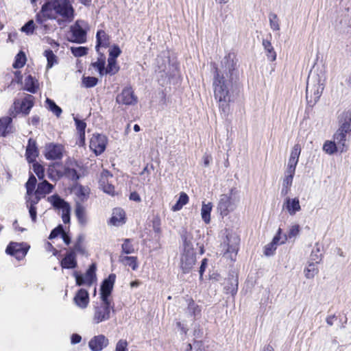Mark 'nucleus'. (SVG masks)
<instances>
[{"label":"nucleus","instance_id":"obj_1","mask_svg":"<svg viewBox=\"0 0 351 351\" xmlns=\"http://www.w3.org/2000/svg\"><path fill=\"white\" fill-rule=\"evenodd\" d=\"M237 63L234 53H229L221 61V68H215L213 75L214 97L223 117L228 115L230 104L235 99L236 82L239 77Z\"/></svg>","mask_w":351,"mask_h":351},{"label":"nucleus","instance_id":"obj_2","mask_svg":"<svg viewBox=\"0 0 351 351\" xmlns=\"http://www.w3.org/2000/svg\"><path fill=\"white\" fill-rule=\"evenodd\" d=\"M42 11L49 19L58 14L71 22L74 18V9L67 0H49L42 5Z\"/></svg>","mask_w":351,"mask_h":351},{"label":"nucleus","instance_id":"obj_3","mask_svg":"<svg viewBox=\"0 0 351 351\" xmlns=\"http://www.w3.org/2000/svg\"><path fill=\"white\" fill-rule=\"evenodd\" d=\"M340 127L334 134V141L341 152L347 150L346 134L351 131V109L343 112L339 117Z\"/></svg>","mask_w":351,"mask_h":351},{"label":"nucleus","instance_id":"obj_4","mask_svg":"<svg viewBox=\"0 0 351 351\" xmlns=\"http://www.w3.org/2000/svg\"><path fill=\"white\" fill-rule=\"evenodd\" d=\"M93 310V322L97 324L110 318L111 311H114V304L111 300H101L94 306Z\"/></svg>","mask_w":351,"mask_h":351},{"label":"nucleus","instance_id":"obj_5","mask_svg":"<svg viewBox=\"0 0 351 351\" xmlns=\"http://www.w3.org/2000/svg\"><path fill=\"white\" fill-rule=\"evenodd\" d=\"M240 239L236 234H228L221 247L225 250L224 256L234 261L239 250Z\"/></svg>","mask_w":351,"mask_h":351},{"label":"nucleus","instance_id":"obj_6","mask_svg":"<svg viewBox=\"0 0 351 351\" xmlns=\"http://www.w3.org/2000/svg\"><path fill=\"white\" fill-rule=\"evenodd\" d=\"M48 201L52 206L59 210H62V219L64 223L70 222L71 206L64 199L58 194H54L48 197Z\"/></svg>","mask_w":351,"mask_h":351},{"label":"nucleus","instance_id":"obj_7","mask_svg":"<svg viewBox=\"0 0 351 351\" xmlns=\"http://www.w3.org/2000/svg\"><path fill=\"white\" fill-rule=\"evenodd\" d=\"M97 266L95 263H92L84 275L80 274L77 271L73 273L77 286L86 285L90 287L97 280L96 276Z\"/></svg>","mask_w":351,"mask_h":351},{"label":"nucleus","instance_id":"obj_8","mask_svg":"<svg viewBox=\"0 0 351 351\" xmlns=\"http://www.w3.org/2000/svg\"><path fill=\"white\" fill-rule=\"evenodd\" d=\"M33 99L34 97L29 95L21 101H14L13 106L10 109V114L13 117H15L19 112H22L25 116L29 114L34 106Z\"/></svg>","mask_w":351,"mask_h":351},{"label":"nucleus","instance_id":"obj_9","mask_svg":"<svg viewBox=\"0 0 351 351\" xmlns=\"http://www.w3.org/2000/svg\"><path fill=\"white\" fill-rule=\"evenodd\" d=\"M29 246L24 243H10L6 247L5 252L17 260H22L27 254Z\"/></svg>","mask_w":351,"mask_h":351},{"label":"nucleus","instance_id":"obj_10","mask_svg":"<svg viewBox=\"0 0 351 351\" xmlns=\"http://www.w3.org/2000/svg\"><path fill=\"white\" fill-rule=\"evenodd\" d=\"M64 147L61 144L47 143L45 147V156L47 160H60L63 156Z\"/></svg>","mask_w":351,"mask_h":351},{"label":"nucleus","instance_id":"obj_11","mask_svg":"<svg viewBox=\"0 0 351 351\" xmlns=\"http://www.w3.org/2000/svg\"><path fill=\"white\" fill-rule=\"evenodd\" d=\"M107 137L103 134H94L90 141V148L96 155L102 154L106 147Z\"/></svg>","mask_w":351,"mask_h":351},{"label":"nucleus","instance_id":"obj_12","mask_svg":"<svg viewBox=\"0 0 351 351\" xmlns=\"http://www.w3.org/2000/svg\"><path fill=\"white\" fill-rule=\"evenodd\" d=\"M69 40L78 44L86 41V32L80 25V21H76L74 25L71 27V38Z\"/></svg>","mask_w":351,"mask_h":351},{"label":"nucleus","instance_id":"obj_13","mask_svg":"<svg viewBox=\"0 0 351 351\" xmlns=\"http://www.w3.org/2000/svg\"><path fill=\"white\" fill-rule=\"evenodd\" d=\"M233 193V189L230 191V195L223 194L220 196L217 209L221 216H226L234 210V206L231 202V195Z\"/></svg>","mask_w":351,"mask_h":351},{"label":"nucleus","instance_id":"obj_14","mask_svg":"<svg viewBox=\"0 0 351 351\" xmlns=\"http://www.w3.org/2000/svg\"><path fill=\"white\" fill-rule=\"evenodd\" d=\"M195 251L184 252L180 258V268L183 273H189L195 263Z\"/></svg>","mask_w":351,"mask_h":351},{"label":"nucleus","instance_id":"obj_15","mask_svg":"<svg viewBox=\"0 0 351 351\" xmlns=\"http://www.w3.org/2000/svg\"><path fill=\"white\" fill-rule=\"evenodd\" d=\"M324 88L319 84V82L311 87L308 82L306 90L307 102L310 106L315 105L319 100Z\"/></svg>","mask_w":351,"mask_h":351},{"label":"nucleus","instance_id":"obj_16","mask_svg":"<svg viewBox=\"0 0 351 351\" xmlns=\"http://www.w3.org/2000/svg\"><path fill=\"white\" fill-rule=\"evenodd\" d=\"M115 279L116 275L111 274L102 282L100 289L101 300H110L109 296L112 293Z\"/></svg>","mask_w":351,"mask_h":351},{"label":"nucleus","instance_id":"obj_17","mask_svg":"<svg viewBox=\"0 0 351 351\" xmlns=\"http://www.w3.org/2000/svg\"><path fill=\"white\" fill-rule=\"evenodd\" d=\"M110 178H112V175L108 170H104L99 180V187L102 189V191L109 195H114V186L109 183L108 179Z\"/></svg>","mask_w":351,"mask_h":351},{"label":"nucleus","instance_id":"obj_18","mask_svg":"<svg viewBox=\"0 0 351 351\" xmlns=\"http://www.w3.org/2000/svg\"><path fill=\"white\" fill-rule=\"evenodd\" d=\"M117 102L123 105H134L137 102V99L130 87L124 88L121 93L117 95Z\"/></svg>","mask_w":351,"mask_h":351},{"label":"nucleus","instance_id":"obj_19","mask_svg":"<svg viewBox=\"0 0 351 351\" xmlns=\"http://www.w3.org/2000/svg\"><path fill=\"white\" fill-rule=\"evenodd\" d=\"M109 344V340L104 335L93 337L88 342V347L92 351H101Z\"/></svg>","mask_w":351,"mask_h":351},{"label":"nucleus","instance_id":"obj_20","mask_svg":"<svg viewBox=\"0 0 351 351\" xmlns=\"http://www.w3.org/2000/svg\"><path fill=\"white\" fill-rule=\"evenodd\" d=\"M282 208L291 216H293L301 210L300 200L298 197L290 198L287 197L283 202Z\"/></svg>","mask_w":351,"mask_h":351},{"label":"nucleus","instance_id":"obj_21","mask_svg":"<svg viewBox=\"0 0 351 351\" xmlns=\"http://www.w3.org/2000/svg\"><path fill=\"white\" fill-rule=\"evenodd\" d=\"M73 301L75 304L80 308H86L89 303V294L88 291L80 289L76 293Z\"/></svg>","mask_w":351,"mask_h":351},{"label":"nucleus","instance_id":"obj_22","mask_svg":"<svg viewBox=\"0 0 351 351\" xmlns=\"http://www.w3.org/2000/svg\"><path fill=\"white\" fill-rule=\"evenodd\" d=\"M38 155V150L36 146V142L32 138H29L25 152V157L27 162L29 163L35 162Z\"/></svg>","mask_w":351,"mask_h":351},{"label":"nucleus","instance_id":"obj_23","mask_svg":"<svg viewBox=\"0 0 351 351\" xmlns=\"http://www.w3.org/2000/svg\"><path fill=\"white\" fill-rule=\"evenodd\" d=\"M60 265L63 269H74L77 266L75 252L70 251L62 259Z\"/></svg>","mask_w":351,"mask_h":351},{"label":"nucleus","instance_id":"obj_24","mask_svg":"<svg viewBox=\"0 0 351 351\" xmlns=\"http://www.w3.org/2000/svg\"><path fill=\"white\" fill-rule=\"evenodd\" d=\"M97 44L95 49L97 53H99V48H106L110 45L109 36L104 30H98L96 34Z\"/></svg>","mask_w":351,"mask_h":351},{"label":"nucleus","instance_id":"obj_25","mask_svg":"<svg viewBox=\"0 0 351 351\" xmlns=\"http://www.w3.org/2000/svg\"><path fill=\"white\" fill-rule=\"evenodd\" d=\"M75 214L80 225H86L88 220L86 217V209L84 206H82V204L79 202H76Z\"/></svg>","mask_w":351,"mask_h":351},{"label":"nucleus","instance_id":"obj_26","mask_svg":"<svg viewBox=\"0 0 351 351\" xmlns=\"http://www.w3.org/2000/svg\"><path fill=\"white\" fill-rule=\"evenodd\" d=\"M12 119L10 117H5L0 119V135L5 136L12 132Z\"/></svg>","mask_w":351,"mask_h":351},{"label":"nucleus","instance_id":"obj_27","mask_svg":"<svg viewBox=\"0 0 351 351\" xmlns=\"http://www.w3.org/2000/svg\"><path fill=\"white\" fill-rule=\"evenodd\" d=\"M125 212L120 208H116L113 210L112 216L110 219V223L113 226H119L125 223Z\"/></svg>","mask_w":351,"mask_h":351},{"label":"nucleus","instance_id":"obj_28","mask_svg":"<svg viewBox=\"0 0 351 351\" xmlns=\"http://www.w3.org/2000/svg\"><path fill=\"white\" fill-rule=\"evenodd\" d=\"M54 186L47 180L38 183L37 189L35 191V193L40 195L43 197H45L47 194L52 192Z\"/></svg>","mask_w":351,"mask_h":351},{"label":"nucleus","instance_id":"obj_29","mask_svg":"<svg viewBox=\"0 0 351 351\" xmlns=\"http://www.w3.org/2000/svg\"><path fill=\"white\" fill-rule=\"evenodd\" d=\"M263 46L266 51V56L267 59L269 61H274L276 59V53L274 51V47L271 45V43L269 40L263 39Z\"/></svg>","mask_w":351,"mask_h":351},{"label":"nucleus","instance_id":"obj_30","mask_svg":"<svg viewBox=\"0 0 351 351\" xmlns=\"http://www.w3.org/2000/svg\"><path fill=\"white\" fill-rule=\"evenodd\" d=\"M119 261L122 264L130 267L133 270H136L138 267L137 258L136 256H128L121 255Z\"/></svg>","mask_w":351,"mask_h":351},{"label":"nucleus","instance_id":"obj_31","mask_svg":"<svg viewBox=\"0 0 351 351\" xmlns=\"http://www.w3.org/2000/svg\"><path fill=\"white\" fill-rule=\"evenodd\" d=\"M213 204L210 202L208 204L202 203V209H201V215L202 220L206 223H209L210 221V212L212 210Z\"/></svg>","mask_w":351,"mask_h":351},{"label":"nucleus","instance_id":"obj_32","mask_svg":"<svg viewBox=\"0 0 351 351\" xmlns=\"http://www.w3.org/2000/svg\"><path fill=\"white\" fill-rule=\"evenodd\" d=\"M90 189L82 185L76 187L75 195L82 202L86 201L89 197Z\"/></svg>","mask_w":351,"mask_h":351},{"label":"nucleus","instance_id":"obj_33","mask_svg":"<svg viewBox=\"0 0 351 351\" xmlns=\"http://www.w3.org/2000/svg\"><path fill=\"white\" fill-rule=\"evenodd\" d=\"M224 289L226 293L234 295L238 290V280L233 278H229L227 281V284L224 287Z\"/></svg>","mask_w":351,"mask_h":351},{"label":"nucleus","instance_id":"obj_34","mask_svg":"<svg viewBox=\"0 0 351 351\" xmlns=\"http://www.w3.org/2000/svg\"><path fill=\"white\" fill-rule=\"evenodd\" d=\"M314 262L308 263L307 267L304 269V276L308 279L313 278L319 272V269Z\"/></svg>","mask_w":351,"mask_h":351},{"label":"nucleus","instance_id":"obj_35","mask_svg":"<svg viewBox=\"0 0 351 351\" xmlns=\"http://www.w3.org/2000/svg\"><path fill=\"white\" fill-rule=\"evenodd\" d=\"M322 259V254L321 252V246L316 243L310 255V261L315 263H319Z\"/></svg>","mask_w":351,"mask_h":351},{"label":"nucleus","instance_id":"obj_36","mask_svg":"<svg viewBox=\"0 0 351 351\" xmlns=\"http://www.w3.org/2000/svg\"><path fill=\"white\" fill-rule=\"evenodd\" d=\"M98 53L99 55V57L98 58L96 62L92 63V66L93 68L96 69L98 71L99 73L101 75H104L106 58L103 53L100 52Z\"/></svg>","mask_w":351,"mask_h":351},{"label":"nucleus","instance_id":"obj_37","mask_svg":"<svg viewBox=\"0 0 351 351\" xmlns=\"http://www.w3.org/2000/svg\"><path fill=\"white\" fill-rule=\"evenodd\" d=\"M37 80L32 76L28 75L25 79V89L32 93H35L37 90Z\"/></svg>","mask_w":351,"mask_h":351},{"label":"nucleus","instance_id":"obj_38","mask_svg":"<svg viewBox=\"0 0 351 351\" xmlns=\"http://www.w3.org/2000/svg\"><path fill=\"white\" fill-rule=\"evenodd\" d=\"M119 70V66L117 63V60H112L108 58V65L105 67L104 74H109L113 75L116 74Z\"/></svg>","mask_w":351,"mask_h":351},{"label":"nucleus","instance_id":"obj_39","mask_svg":"<svg viewBox=\"0 0 351 351\" xmlns=\"http://www.w3.org/2000/svg\"><path fill=\"white\" fill-rule=\"evenodd\" d=\"M47 108L52 112L57 117H59L62 110L60 107H59L52 99L49 98H47L46 101Z\"/></svg>","mask_w":351,"mask_h":351},{"label":"nucleus","instance_id":"obj_40","mask_svg":"<svg viewBox=\"0 0 351 351\" xmlns=\"http://www.w3.org/2000/svg\"><path fill=\"white\" fill-rule=\"evenodd\" d=\"M44 56L46 57L47 60V69H51L54 64L58 63V58L53 53L52 50L47 49L44 51Z\"/></svg>","mask_w":351,"mask_h":351},{"label":"nucleus","instance_id":"obj_41","mask_svg":"<svg viewBox=\"0 0 351 351\" xmlns=\"http://www.w3.org/2000/svg\"><path fill=\"white\" fill-rule=\"evenodd\" d=\"M188 195L185 193H181L177 202L175 204V205L173 206L172 210L173 211L180 210L183 207V206L188 203Z\"/></svg>","mask_w":351,"mask_h":351},{"label":"nucleus","instance_id":"obj_42","mask_svg":"<svg viewBox=\"0 0 351 351\" xmlns=\"http://www.w3.org/2000/svg\"><path fill=\"white\" fill-rule=\"evenodd\" d=\"M36 178L33 174H31L29 177L27 182L25 184V187L27 190L26 193L28 196L33 195L36 185Z\"/></svg>","mask_w":351,"mask_h":351},{"label":"nucleus","instance_id":"obj_43","mask_svg":"<svg viewBox=\"0 0 351 351\" xmlns=\"http://www.w3.org/2000/svg\"><path fill=\"white\" fill-rule=\"evenodd\" d=\"M26 62L25 54L23 51H20L15 57V60L13 63V67L14 69L22 68Z\"/></svg>","mask_w":351,"mask_h":351},{"label":"nucleus","instance_id":"obj_44","mask_svg":"<svg viewBox=\"0 0 351 351\" xmlns=\"http://www.w3.org/2000/svg\"><path fill=\"white\" fill-rule=\"evenodd\" d=\"M323 150L331 155V154H333L334 153H335L337 150H339V147L337 146V145L336 144V143L335 141H326L323 145Z\"/></svg>","mask_w":351,"mask_h":351},{"label":"nucleus","instance_id":"obj_45","mask_svg":"<svg viewBox=\"0 0 351 351\" xmlns=\"http://www.w3.org/2000/svg\"><path fill=\"white\" fill-rule=\"evenodd\" d=\"M287 240V235L286 234H282V229L278 228L276 234L273 238L272 241L276 245L283 244Z\"/></svg>","mask_w":351,"mask_h":351},{"label":"nucleus","instance_id":"obj_46","mask_svg":"<svg viewBox=\"0 0 351 351\" xmlns=\"http://www.w3.org/2000/svg\"><path fill=\"white\" fill-rule=\"evenodd\" d=\"M70 49L75 57H82L88 53V48L86 47H71Z\"/></svg>","mask_w":351,"mask_h":351},{"label":"nucleus","instance_id":"obj_47","mask_svg":"<svg viewBox=\"0 0 351 351\" xmlns=\"http://www.w3.org/2000/svg\"><path fill=\"white\" fill-rule=\"evenodd\" d=\"M182 239L183 241L184 252L195 251L191 239L186 232L182 234Z\"/></svg>","mask_w":351,"mask_h":351},{"label":"nucleus","instance_id":"obj_48","mask_svg":"<svg viewBox=\"0 0 351 351\" xmlns=\"http://www.w3.org/2000/svg\"><path fill=\"white\" fill-rule=\"evenodd\" d=\"M36 26L33 20L27 21L22 27L21 31L25 32L27 35H32L34 34Z\"/></svg>","mask_w":351,"mask_h":351},{"label":"nucleus","instance_id":"obj_49","mask_svg":"<svg viewBox=\"0 0 351 351\" xmlns=\"http://www.w3.org/2000/svg\"><path fill=\"white\" fill-rule=\"evenodd\" d=\"M98 79L95 77H83L82 83L86 88H92L97 85Z\"/></svg>","mask_w":351,"mask_h":351},{"label":"nucleus","instance_id":"obj_50","mask_svg":"<svg viewBox=\"0 0 351 351\" xmlns=\"http://www.w3.org/2000/svg\"><path fill=\"white\" fill-rule=\"evenodd\" d=\"M122 253L125 254H130L134 252V248L131 244L130 239H125L124 243L122 244Z\"/></svg>","mask_w":351,"mask_h":351},{"label":"nucleus","instance_id":"obj_51","mask_svg":"<svg viewBox=\"0 0 351 351\" xmlns=\"http://www.w3.org/2000/svg\"><path fill=\"white\" fill-rule=\"evenodd\" d=\"M43 197L40 195H38L34 193V196L32 195L28 196L26 194L25 199H26V204L27 206H36V205L39 202L40 199Z\"/></svg>","mask_w":351,"mask_h":351},{"label":"nucleus","instance_id":"obj_52","mask_svg":"<svg viewBox=\"0 0 351 351\" xmlns=\"http://www.w3.org/2000/svg\"><path fill=\"white\" fill-rule=\"evenodd\" d=\"M187 311L191 315L197 316L200 313L201 309L193 300H191L189 303Z\"/></svg>","mask_w":351,"mask_h":351},{"label":"nucleus","instance_id":"obj_53","mask_svg":"<svg viewBox=\"0 0 351 351\" xmlns=\"http://www.w3.org/2000/svg\"><path fill=\"white\" fill-rule=\"evenodd\" d=\"M33 171L36 174L39 180L43 179L45 177L44 167L36 162H34L32 165Z\"/></svg>","mask_w":351,"mask_h":351},{"label":"nucleus","instance_id":"obj_54","mask_svg":"<svg viewBox=\"0 0 351 351\" xmlns=\"http://www.w3.org/2000/svg\"><path fill=\"white\" fill-rule=\"evenodd\" d=\"M121 53V50L120 47L117 45H114L109 50L108 59L117 60Z\"/></svg>","mask_w":351,"mask_h":351},{"label":"nucleus","instance_id":"obj_55","mask_svg":"<svg viewBox=\"0 0 351 351\" xmlns=\"http://www.w3.org/2000/svg\"><path fill=\"white\" fill-rule=\"evenodd\" d=\"M269 20L270 23V27L273 30H279L280 25L278 23V16L276 14L271 13L269 15Z\"/></svg>","mask_w":351,"mask_h":351},{"label":"nucleus","instance_id":"obj_56","mask_svg":"<svg viewBox=\"0 0 351 351\" xmlns=\"http://www.w3.org/2000/svg\"><path fill=\"white\" fill-rule=\"evenodd\" d=\"M64 174L65 176L70 180L75 181L79 179V175L75 169L69 167L66 168L64 169Z\"/></svg>","mask_w":351,"mask_h":351},{"label":"nucleus","instance_id":"obj_57","mask_svg":"<svg viewBox=\"0 0 351 351\" xmlns=\"http://www.w3.org/2000/svg\"><path fill=\"white\" fill-rule=\"evenodd\" d=\"M300 228L298 224L293 225L289 228L287 239H291L297 237L299 234Z\"/></svg>","mask_w":351,"mask_h":351},{"label":"nucleus","instance_id":"obj_58","mask_svg":"<svg viewBox=\"0 0 351 351\" xmlns=\"http://www.w3.org/2000/svg\"><path fill=\"white\" fill-rule=\"evenodd\" d=\"M301 153V147L299 144H295L291 152L290 158H293L299 160V157Z\"/></svg>","mask_w":351,"mask_h":351},{"label":"nucleus","instance_id":"obj_59","mask_svg":"<svg viewBox=\"0 0 351 351\" xmlns=\"http://www.w3.org/2000/svg\"><path fill=\"white\" fill-rule=\"evenodd\" d=\"M277 245L273 241L265 245L264 253L266 256H271L276 250Z\"/></svg>","mask_w":351,"mask_h":351},{"label":"nucleus","instance_id":"obj_60","mask_svg":"<svg viewBox=\"0 0 351 351\" xmlns=\"http://www.w3.org/2000/svg\"><path fill=\"white\" fill-rule=\"evenodd\" d=\"M74 121L75 123L77 132L85 131L86 128V123L83 120H80L77 117H74Z\"/></svg>","mask_w":351,"mask_h":351},{"label":"nucleus","instance_id":"obj_61","mask_svg":"<svg viewBox=\"0 0 351 351\" xmlns=\"http://www.w3.org/2000/svg\"><path fill=\"white\" fill-rule=\"evenodd\" d=\"M128 342L125 339H120L116 345L115 351H128Z\"/></svg>","mask_w":351,"mask_h":351},{"label":"nucleus","instance_id":"obj_62","mask_svg":"<svg viewBox=\"0 0 351 351\" xmlns=\"http://www.w3.org/2000/svg\"><path fill=\"white\" fill-rule=\"evenodd\" d=\"M64 232L63 228L61 225H59L58 227L55 228L51 232L49 239H53L56 237H57L59 234H62Z\"/></svg>","mask_w":351,"mask_h":351},{"label":"nucleus","instance_id":"obj_63","mask_svg":"<svg viewBox=\"0 0 351 351\" xmlns=\"http://www.w3.org/2000/svg\"><path fill=\"white\" fill-rule=\"evenodd\" d=\"M46 19H48L47 16L44 14L41 9L40 12L38 13L36 16V22L41 26L42 25L45 23Z\"/></svg>","mask_w":351,"mask_h":351},{"label":"nucleus","instance_id":"obj_64","mask_svg":"<svg viewBox=\"0 0 351 351\" xmlns=\"http://www.w3.org/2000/svg\"><path fill=\"white\" fill-rule=\"evenodd\" d=\"M71 251L75 252V254H76V252H79V253H81L82 254H84L85 250H84V247H83V246L82 245V241H81V240L80 239L75 243V245L73 246V249Z\"/></svg>","mask_w":351,"mask_h":351}]
</instances>
